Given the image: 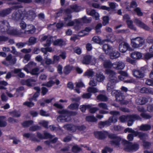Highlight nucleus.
<instances>
[{"label":"nucleus","instance_id":"nucleus-1","mask_svg":"<svg viewBox=\"0 0 153 153\" xmlns=\"http://www.w3.org/2000/svg\"><path fill=\"white\" fill-rule=\"evenodd\" d=\"M58 112L61 114L57 118L58 122L69 121L71 120V116H75L77 114L76 112L69 111L64 109L59 110Z\"/></svg>","mask_w":153,"mask_h":153},{"label":"nucleus","instance_id":"nucleus-2","mask_svg":"<svg viewBox=\"0 0 153 153\" xmlns=\"http://www.w3.org/2000/svg\"><path fill=\"white\" fill-rule=\"evenodd\" d=\"M141 119L140 117L136 114L130 115L127 116L123 115L121 116L119 118L120 121L122 123H125L128 121V125L130 126L132 125L134 121L136 120Z\"/></svg>","mask_w":153,"mask_h":153},{"label":"nucleus","instance_id":"nucleus-3","mask_svg":"<svg viewBox=\"0 0 153 153\" xmlns=\"http://www.w3.org/2000/svg\"><path fill=\"white\" fill-rule=\"evenodd\" d=\"M122 143L124 145V150L127 152L135 151L139 148V145L137 143H133L126 140H123Z\"/></svg>","mask_w":153,"mask_h":153},{"label":"nucleus","instance_id":"nucleus-4","mask_svg":"<svg viewBox=\"0 0 153 153\" xmlns=\"http://www.w3.org/2000/svg\"><path fill=\"white\" fill-rule=\"evenodd\" d=\"M109 138L111 139L109 143L112 146L117 147H119L121 140V139L120 137L114 134H110L109 135Z\"/></svg>","mask_w":153,"mask_h":153},{"label":"nucleus","instance_id":"nucleus-5","mask_svg":"<svg viewBox=\"0 0 153 153\" xmlns=\"http://www.w3.org/2000/svg\"><path fill=\"white\" fill-rule=\"evenodd\" d=\"M117 121V117L116 116H113L110 117L108 120L105 121H101L99 122V127L102 128L105 126H109L111 123H115Z\"/></svg>","mask_w":153,"mask_h":153},{"label":"nucleus","instance_id":"nucleus-6","mask_svg":"<svg viewBox=\"0 0 153 153\" xmlns=\"http://www.w3.org/2000/svg\"><path fill=\"white\" fill-rule=\"evenodd\" d=\"M131 41L132 47L134 48L140 47L144 43L143 39L139 37L131 39Z\"/></svg>","mask_w":153,"mask_h":153},{"label":"nucleus","instance_id":"nucleus-7","mask_svg":"<svg viewBox=\"0 0 153 153\" xmlns=\"http://www.w3.org/2000/svg\"><path fill=\"white\" fill-rule=\"evenodd\" d=\"M25 12L22 13L20 10H18L14 11L12 14V17L14 20L18 21L20 20H23L24 19V15Z\"/></svg>","mask_w":153,"mask_h":153},{"label":"nucleus","instance_id":"nucleus-8","mask_svg":"<svg viewBox=\"0 0 153 153\" xmlns=\"http://www.w3.org/2000/svg\"><path fill=\"white\" fill-rule=\"evenodd\" d=\"M96 60L95 57L91 55H86L83 57L82 62L83 64L85 65H88L90 63L93 65L96 63Z\"/></svg>","mask_w":153,"mask_h":153},{"label":"nucleus","instance_id":"nucleus-9","mask_svg":"<svg viewBox=\"0 0 153 153\" xmlns=\"http://www.w3.org/2000/svg\"><path fill=\"white\" fill-rule=\"evenodd\" d=\"M119 82L117 77L111 79L109 80V82L107 84V90L108 91H110L115 87L116 84Z\"/></svg>","mask_w":153,"mask_h":153},{"label":"nucleus","instance_id":"nucleus-10","mask_svg":"<svg viewBox=\"0 0 153 153\" xmlns=\"http://www.w3.org/2000/svg\"><path fill=\"white\" fill-rule=\"evenodd\" d=\"M110 134L106 131H97L94 132L95 137L100 140H104L108 136L109 137Z\"/></svg>","mask_w":153,"mask_h":153},{"label":"nucleus","instance_id":"nucleus-11","mask_svg":"<svg viewBox=\"0 0 153 153\" xmlns=\"http://www.w3.org/2000/svg\"><path fill=\"white\" fill-rule=\"evenodd\" d=\"M20 7V6L17 5L1 10L0 11V16L2 17H4L9 14L11 12L13 9H18Z\"/></svg>","mask_w":153,"mask_h":153},{"label":"nucleus","instance_id":"nucleus-12","mask_svg":"<svg viewBox=\"0 0 153 153\" xmlns=\"http://www.w3.org/2000/svg\"><path fill=\"white\" fill-rule=\"evenodd\" d=\"M0 28L2 32H6L10 29L9 23L6 20L0 21Z\"/></svg>","mask_w":153,"mask_h":153},{"label":"nucleus","instance_id":"nucleus-13","mask_svg":"<svg viewBox=\"0 0 153 153\" xmlns=\"http://www.w3.org/2000/svg\"><path fill=\"white\" fill-rule=\"evenodd\" d=\"M134 22L137 26L146 30H150L149 27L138 19L135 18L134 19Z\"/></svg>","mask_w":153,"mask_h":153},{"label":"nucleus","instance_id":"nucleus-14","mask_svg":"<svg viewBox=\"0 0 153 153\" xmlns=\"http://www.w3.org/2000/svg\"><path fill=\"white\" fill-rule=\"evenodd\" d=\"M133 75L136 78L141 79L143 78L145 75L143 71L141 70H133L132 71Z\"/></svg>","mask_w":153,"mask_h":153},{"label":"nucleus","instance_id":"nucleus-15","mask_svg":"<svg viewBox=\"0 0 153 153\" xmlns=\"http://www.w3.org/2000/svg\"><path fill=\"white\" fill-rule=\"evenodd\" d=\"M129 48L128 43L125 42H122L119 45V49L120 52L124 53L128 50Z\"/></svg>","mask_w":153,"mask_h":153},{"label":"nucleus","instance_id":"nucleus-16","mask_svg":"<svg viewBox=\"0 0 153 153\" xmlns=\"http://www.w3.org/2000/svg\"><path fill=\"white\" fill-rule=\"evenodd\" d=\"M25 12V14L24 15V18L26 17V18L30 21H32L36 16V15L34 12L32 10H30L27 12Z\"/></svg>","mask_w":153,"mask_h":153},{"label":"nucleus","instance_id":"nucleus-17","mask_svg":"<svg viewBox=\"0 0 153 153\" xmlns=\"http://www.w3.org/2000/svg\"><path fill=\"white\" fill-rule=\"evenodd\" d=\"M36 80L31 79L25 80H22L21 81V83L23 85H26L28 86H32L33 85V83L35 82Z\"/></svg>","mask_w":153,"mask_h":153},{"label":"nucleus","instance_id":"nucleus-18","mask_svg":"<svg viewBox=\"0 0 153 153\" xmlns=\"http://www.w3.org/2000/svg\"><path fill=\"white\" fill-rule=\"evenodd\" d=\"M35 27L32 25H29L27 26L25 33L26 34H32L35 32Z\"/></svg>","mask_w":153,"mask_h":153},{"label":"nucleus","instance_id":"nucleus-19","mask_svg":"<svg viewBox=\"0 0 153 153\" xmlns=\"http://www.w3.org/2000/svg\"><path fill=\"white\" fill-rule=\"evenodd\" d=\"M125 66L124 64L122 62H116L113 63V68L117 69H123Z\"/></svg>","mask_w":153,"mask_h":153},{"label":"nucleus","instance_id":"nucleus-20","mask_svg":"<svg viewBox=\"0 0 153 153\" xmlns=\"http://www.w3.org/2000/svg\"><path fill=\"white\" fill-rule=\"evenodd\" d=\"M102 49L106 54H109L110 52H112L113 50V48L112 46L108 44H105L102 46Z\"/></svg>","mask_w":153,"mask_h":153},{"label":"nucleus","instance_id":"nucleus-21","mask_svg":"<svg viewBox=\"0 0 153 153\" xmlns=\"http://www.w3.org/2000/svg\"><path fill=\"white\" fill-rule=\"evenodd\" d=\"M66 14L64 17V20L65 22H68L71 20L72 16L70 13L72 12L69 9H67L65 10Z\"/></svg>","mask_w":153,"mask_h":153},{"label":"nucleus","instance_id":"nucleus-22","mask_svg":"<svg viewBox=\"0 0 153 153\" xmlns=\"http://www.w3.org/2000/svg\"><path fill=\"white\" fill-rule=\"evenodd\" d=\"M105 73L108 75V80L117 77L116 76V73L114 71L110 69H106L105 71Z\"/></svg>","mask_w":153,"mask_h":153},{"label":"nucleus","instance_id":"nucleus-23","mask_svg":"<svg viewBox=\"0 0 153 153\" xmlns=\"http://www.w3.org/2000/svg\"><path fill=\"white\" fill-rule=\"evenodd\" d=\"M13 72V71H12ZM13 72L14 74H16L20 78H23L25 77V74L22 72V69L19 68H15Z\"/></svg>","mask_w":153,"mask_h":153},{"label":"nucleus","instance_id":"nucleus-24","mask_svg":"<svg viewBox=\"0 0 153 153\" xmlns=\"http://www.w3.org/2000/svg\"><path fill=\"white\" fill-rule=\"evenodd\" d=\"M108 55L110 56V58L112 59H117L120 56V54L118 51H113V50Z\"/></svg>","mask_w":153,"mask_h":153},{"label":"nucleus","instance_id":"nucleus-25","mask_svg":"<svg viewBox=\"0 0 153 153\" xmlns=\"http://www.w3.org/2000/svg\"><path fill=\"white\" fill-rule=\"evenodd\" d=\"M87 13L88 14L94 17L96 20H98L99 19V14L96 12L94 10H92L90 12H89L87 10Z\"/></svg>","mask_w":153,"mask_h":153},{"label":"nucleus","instance_id":"nucleus-26","mask_svg":"<svg viewBox=\"0 0 153 153\" xmlns=\"http://www.w3.org/2000/svg\"><path fill=\"white\" fill-rule=\"evenodd\" d=\"M151 125L148 124H142L139 127V129L142 131H147L151 129Z\"/></svg>","mask_w":153,"mask_h":153},{"label":"nucleus","instance_id":"nucleus-27","mask_svg":"<svg viewBox=\"0 0 153 153\" xmlns=\"http://www.w3.org/2000/svg\"><path fill=\"white\" fill-rule=\"evenodd\" d=\"M91 29L90 27H86L85 30L80 31L78 33V36H83L88 34V33L90 31Z\"/></svg>","mask_w":153,"mask_h":153},{"label":"nucleus","instance_id":"nucleus-28","mask_svg":"<svg viewBox=\"0 0 153 153\" xmlns=\"http://www.w3.org/2000/svg\"><path fill=\"white\" fill-rule=\"evenodd\" d=\"M132 58L135 59H140L142 56V54L138 52H134L132 53L131 54Z\"/></svg>","mask_w":153,"mask_h":153},{"label":"nucleus","instance_id":"nucleus-29","mask_svg":"<svg viewBox=\"0 0 153 153\" xmlns=\"http://www.w3.org/2000/svg\"><path fill=\"white\" fill-rule=\"evenodd\" d=\"M68 22L66 24L67 26H77L80 23V21L79 19H75L74 21H70Z\"/></svg>","mask_w":153,"mask_h":153},{"label":"nucleus","instance_id":"nucleus-30","mask_svg":"<svg viewBox=\"0 0 153 153\" xmlns=\"http://www.w3.org/2000/svg\"><path fill=\"white\" fill-rule=\"evenodd\" d=\"M103 65L105 68H111L112 67L113 68V63L112 64L109 60H104Z\"/></svg>","mask_w":153,"mask_h":153},{"label":"nucleus","instance_id":"nucleus-31","mask_svg":"<svg viewBox=\"0 0 153 153\" xmlns=\"http://www.w3.org/2000/svg\"><path fill=\"white\" fill-rule=\"evenodd\" d=\"M140 92L142 93H147L153 95V91L151 89L143 87L140 90Z\"/></svg>","mask_w":153,"mask_h":153},{"label":"nucleus","instance_id":"nucleus-32","mask_svg":"<svg viewBox=\"0 0 153 153\" xmlns=\"http://www.w3.org/2000/svg\"><path fill=\"white\" fill-rule=\"evenodd\" d=\"M53 45H54L62 46L65 45V43L62 39H57L54 42Z\"/></svg>","mask_w":153,"mask_h":153},{"label":"nucleus","instance_id":"nucleus-33","mask_svg":"<svg viewBox=\"0 0 153 153\" xmlns=\"http://www.w3.org/2000/svg\"><path fill=\"white\" fill-rule=\"evenodd\" d=\"M32 0H17V1L8 3L9 4L14 5L19 4L21 3H29Z\"/></svg>","mask_w":153,"mask_h":153},{"label":"nucleus","instance_id":"nucleus-34","mask_svg":"<svg viewBox=\"0 0 153 153\" xmlns=\"http://www.w3.org/2000/svg\"><path fill=\"white\" fill-rule=\"evenodd\" d=\"M136 133L137 136H138L140 139L143 140H144L145 139H147L148 137V135L145 133L137 132Z\"/></svg>","mask_w":153,"mask_h":153},{"label":"nucleus","instance_id":"nucleus-35","mask_svg":"<svg viewBox=\"0 0 153 153\" xmlns=\"http://www.w3.org/2000/svg\"><path fill=\"white\" fill-rule=\"evenodd\" d=\"M94 74V72L92 69H89L84 74L85 76H87L88 77H92Z\"/></svg>","mask_w":153,"mask_h":153},{"label":"nucleus","instance_id":"nucleus-36","mask_svg":"<svg viewBox=\"0 0 153 153\" xmlns=\"http://www.w3.org/2000/svg\"><path fill=\"white\" fill-rule=\"evenodd\" d=\"M150 98L149 97L147 98L144 97L140 98L138 100V103L140 105L144 104L148 102L149 99Z\"/></svg>","mask_w":153,"mask_h":153},{"label":"nucleus","instance_id":"nucleus-37","mask_svg":"<svg viewBox=\"0 0 153 153\" xmlns=\"http://www.w3.org/2000/svg\"><path fill=\"white\" fill-rule=\"evenodd\" d=\"M79 19L80 21V23L81 22H82L84 23H90L91 22L92 18L91 17L87 18L85 16L80 19Z\"/></svg>","mask_w":153,"mask_h":153},{"label":"nucleus","instance_id":"nucleus-38","mask_svg":"<svg viewBox=\"0 0 153 153\" xmlns=\"http://www.w3.org/2000/svg\"><path fill=\"white\" fill-rule=\"evenodd\" d=\"M39 69L38 68H35L31 70L30 72L32 75L38 76L39 75Z\"/></svg>","mask_w":153,"mask_h":153},{"label":"nucleus","instance_id":"nucleus-39","mask_svg":"<svg viewBox=\"0 0 153 153\" xmlns=\"http://www.w3.org/2000/svg\"><path fill=\"white\" fill-rule=\"evenodd\" d=\"M55 84V82L52 80H51L46 83H44L42 84V85L46 86L50 88Z\"/></svg>","mask_w":153,"mask_h":153},{"label":"nucleus","instance_id":"nucleus-40","mask_svg":"<svg viewBox=\"0 0 153 153\" xmlns=\"http://www.w3.org/2000/svg\"><path fill=\"white\" fill-rule=\"evenodd\" d=\"M97 100L102 101H106L108 99L106 96L102 94H100L98 95L97 97Z\"/></svg>","mask_w":153,"mask_h":153},{"label":"nucleus","instance_id":"nucleus-41","mask_svg":"<svg viewBox=\"0 0 153 153\" xmlns=\"http://www.w3.org/2000/svg\"><path fill=\"white\" fill-rule=\"evenodd\" d=\"M97 80L98 82H102L105 79V76L102 74L97 73L96 74Z\"/></svg>","mask_w":153,"mask_h":153},{"label":"nucleus","instance_id":"nucleus-42","mask_svg":"<svg viewBox=\"0 0 153 153\" xmlns=\"http://www.w3.org/2000/svg\"><path fill=\"white\" fill-rule=\"evenodd\" d=\"M72 151L74 153H77L81 150V149L77 145H74L72 148Z\"/></svg>","mask_w":153,"mask_h":153},{"label":"nucleus","instance_id":"nucleus-43","mask_svg":"<svg viewBox=\"0 0 153 153\" xmlns=\"http://www.w3.org/2000/svg\"><path fill=\"white\" fill-rule=\"evenodd\" d=\"M126 22L127 23L128 27L130 29L134 30H136V28L134 27L133 24V22L132 20H127V21Z\"/></svg>","mask_w":153,"mask_h":153},{"label":"nucleus","instance_id":"nucleus-44","mask_svg":"<svg viewBox=\"0 0 153 153\" xmlns=\"http://www.w3.org/2000/svg\"><path fill=\"white\" fill-rule=\"evenodd\" d=\"M5 118L4 116L0 117V127H4L7 125L6 122L4 120Z\"/></svg>","mask_w":153,"mask_h":153},{"label":"nucleus","instance_id":"nucleus-45","mask_svg":"<svg viewBox=\"0 0 153 153\" xmlns=\"http://www.w3.org/2000/svg\"><path fill=\"white\" fill-rule=\"evenodd\" d=\"M86 120L87 121L91 122H95L97 120V119L95 117L91 116L86 117Z\"/></svg>","mask_w":153,"mask_h":153},{"label":"nucleus","instance_id":"nucleus-46","mask_svg":"<svg viewBox=\"0 0 153 153\" xmlns=\"http://www.w3.org/2000/svg\"><path fill=\"white\" fill-rule=\"evenodd\" d=\"M79 107V105L76 103L71 104L68 107V108L71 110L77 109Z\"/></svg>","mask_w":153,"mask_h":153},{"label":"nucleus","instance_id":"nucleus-47","mask_svg":"<svg viewBox=\"0 0 153 153\" xmlns=\"http://www.w3.org/2000/svg\"><path fill=\"white\" fill-rule=\"evenodd\" d=\"M71 8L72 10H70L72 12L73 11L78 12L80 10V7L77 6L76 4L71 6Z\"/></svg>","mask_w":153,"mask_h":153},{"label":"nucleus","instance_id":"nucleus-48","mask_svg":"<svg viewBox=\"0 0 153 153\" xmlns=\"http://www.w3.org/2000/svg\"><path fill=\"white\" fill-rule=\"evenodd\" d=\"M140 116L145 119H149L152 117V115L145 113H141Z\"/></svg>","mask_w":153,"mask_h":153},{"label":"nucleus","instance_id":"nucleus-49","mask_svg":"<svg viewBox=\"0 0 153 153\" xmlns=\"http://www.w3.org/2000/svg\"><path fill=\"white\" fill-rule=\"evenodd\" d=\"M10 115L13 117H18L21 115V113L19 111H14L10 113Z\"/></svg>","mask_w":153,"mask_h":153},{"label":"nucleus","instance_id":"nucleus-50","mask_svg":"<svg viewBox=\"0 0 153 153\" xmlns=\"http://www.w3.org/2000/svg\"><path fill=\"white\" fill-rule=\"evenodd\" d=\"M33 123L32 120H29L24 122L22 124V126L24 127H28L32 125Z\"/></svg>","mask_w":153,"mask_h":153},{"label":"nucleus","instance_id":"nucleus-51","mask_svg":"<svg viewBox=\"0 0 153 153\" xmlns=\"http://www.w3.org/2000/svg\"><path fill=\"white\" fill-rule=\"evenodd\" d=\"M73 50L74 53L78 55H80L82 53V50L81 48L78 47H76L74 48H73Z\"/></svg>","mask_w":153,"mask_h":153},{"label":"nucleus","instance_id":"nucleus-52","mask_svg":"<svg viewBox=\"0 0 153 153\" xmlns=\"http://www.w3.org/2000/svg\"><path fill=\"white\" fill-rule=\"evenodd\" d=\"M34 89L36 90L37 91L33 95V97L34 98H36L39 95V92L40 91V88L38 87H34Z\"/></svg>","mask_w":153,"mask_h":153},{"label":"nucleus","instance_id":"nucleus-53","mask_svg":"<svg viewBox=\"0 0 153 153\" xmlns=\"http://www.w3.org/2000/svg\"><path fill=\"white\" fill-rule=\"evenodd\" d=\"M71 69L72 68L71 66H67L64 68L63 72L65 74H67L70 73Z\"/></svg>","mask_w":153,"mask_h":153},{"label":"nucleus","instance_id":"nucleus-54","mask_svg":"<svg viewBox=\"0 0 153 153\" xmlns=\"http://www.w3.org/2000/svg\"><path fill=\"white\" fill-rule=\"evenodd\" d=\"M125 132L126 133L127 132H130L133 134L134 136H137L136 133L137 131H135L134 130L131 128H128L125 129L124 130Z\"/></svg>","mask_w":153,"mask_h":153},{"label":"nucleus","instance_id":"nucleus-55","mask_svg":"<svg viewBox=\"0 0 153 153\" xmlns=\"http://www.w3.org/2000/svg\"><path fill=\"white\" fill-rule=\"evenodd\" d=\"M45 64L47 65H49L51 64H54V62L51 59L46 57L45 58Z\"/></svg>","mask_w":153,"mask_h":153},{"label":"nucleus","instance_id":"nucleus-56","mask_svg":"<svg viewBox=\"0 0 153 153\" xmlns=\"http://www.w3.org/2000/svg\"><path fill=\"white\" fill-rule=\"evenodd\" d=\"M91 107V106L90 105H83L80 106V109L82 112H85L87 108H90Z\"/></svg>","mask_w":153,"mask_h":153},{"label":"nucleus","instance_id":"nucleus-57","mask_svg":"<svg viewBox=\"0 0 153 153\" xmlns=\"http://www.w3.org/2000/svg\"><path fill=\"white\" fill-rule=\"evenodd\" d=\"M87 91L89 93H95L98 92V89L96 88L90 87L88 88Z\"/></svg>","mask_w":153,"mask_h":153},{"label":"nucleus","instance_id":"nucleus-58","mask_svg":"<svg viewBox=\"0 0 153 153\" xmlns=\"http://www.w3.org/2000/svg\"><path fill=\"white\" fill-rule=\"evenodd\" d=\"M134 11L138 16H142L143 15V13L140 8L136 7L134 9Z\"/></svg>","mask_w":153,"mask_h":153},{"label":"nucleus","instance_id":"nucleus-59","mask_svg":"<svg viewBox=\"0 0 153 153\" xmlns=\"http://www.w3.org/2000/svg\"><path fill=\"white\" fill-rule=\"evenodd\" d=\"M98 106L100 108L105 110L108 109V106L105 103L103 102L99 103Z\"/></svg>","mask_w":153,"mask_h":153},{"label":"nucleus","instance_id":"nucleus-60","mask_svg":"<svg viewBox=\"0 0 153 153\" xmlns=\"http://www.w3.org/2000/svg\"><path fill=\"white\" fill-rule=\"evenodd\" d=\"M53 40L52 37L49 36L47 40L46 43L44 44V46H49L51 44V42H53Z\"/></svg>","mask_w":153,"mask_h":153},{"label":"nucleus","instance_id":"nucleus-61","mask_svg":"<svg viewBox=\"0 0 153 153\" xmlns=\"http://www.w3.org/2000/svg\"><path fill=\"white\" fill-rule=\"evenodd\" d=\"M39 114L41 116H42L48 117L50 116V114L49 113L43 109L40 110Z\"/></svg>","mask_w":153,"mask_h":153},{"label":"nucleus","instance_id":"nucleus-62","mask_svg":"<svg viewBox=\"0 0 153 153\" xmlns=\"http://www.w3.org/2000/svg\"><path fill=\"white\" fill-rule=\"evenodd\" d=\"M41 128L40 126L37 125H35L30 127L29 128V130L31 131H34L38 130L40 129Z\"/></svg>","mask_w":153,"mask_h":153},{"label":"nucleus","instance_id":"nucleus-63","mask_svg":"<svg viewBox=\"0 0 153 153\" xmlns=\"http://www.w3.org/2000/svg\"><path fill=\"white\" fill-rule=\"evenodd\" d=\"M31 55L30 54H26L24 56L23 62L24 63H26L30 59Z\"/></svg>","mask_w":153,"mask_h":153},{"label":"nucleus","instance_id":"nucleus-64","mask_svg":"<svg viewBox=\"0 0 153 153\" xmlns=\"http://www.w3.org/2000/svg\"><path fill=\"white\" fill-rule=\"evenodd\" d=\"M48 121L43 120L40 122L39 124L42 125L45 128H48Z\"/></svg>","mask_w":153,"mask_h":153}]
</instances>
